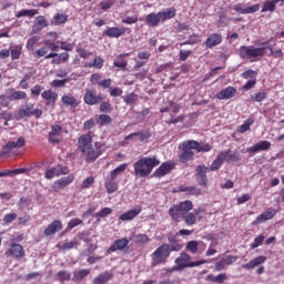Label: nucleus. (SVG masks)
<instances>
[{
  "mask_svg": "<svg viewBox=\"0 0 284 284\" xmlns=\"http://www.w3.org/2000/svg\"><path fill=\"white\" fill-rule=\"evenodd\" d=\"M92 139H94L92 131L80 135L78 139V150L84 154L85 163H94V161L105 152V145L101 142H94L93 146Z\"/></svg>",
  "mask_w": 284,
  "mask_h": 284,
  "instance_id": "1",
  "label": "nucleus"
},
{
  "mask_svg": "<svg viewBox=\"0 0 284 284\" xmlns=\"http://www.w3.org/2000/svg\"><path fill=\"white\" fill-rule=\"evenodd\" d=\"M267 50H270V57H274L275 59H283V51L281 49L273 50L272 47H260L255 48L254 45H242L240 48V57L241 59H257V57H265L267 54Z\"/></svg>",
  "mask_w": 284,
  "mask_h": 284,
  "instance_id": "2",
  "label": "nucleus"
},
{
  "mask_svg": "<svg viewBox=\"0 0 284 284\" xmlns=\"http://www.w3.org/2000/svg\"><path fill=\"white\" fill-rule=\"evenodd\" d=\"M159 165H161V160H159L156 155L142 158L133 164L134 174L135 176H140V179H145V176H150V174H152V170H154V168H159Z\"/></svg>",
  "mask_w": 284,
  "mask_h": 284,
  "instance_id": "3",
  "label": "nucleus"
},
{
  "mask_svg": "<svg viewBox=\"0 0 284 284\" xmlns=\"http://www.w3.org/2000/svg\"><path fill=\"white\" fill-rule=\"evenodd\" d=\"M125 170H128V163H122L106 176L104 180V187L108 194H114V192L119 191V181H116V178L121 176Z\"/></svg>",
  "mask_w": 284,
  "mask_h": 284,
  "instance_id": "4",
  "label": "nucleus"
},
{
  "mask_svg": "<svg viewBox=\"0 0 284 284\" xmlns=\"http://www.w3.org/2000/svg\"><path fill=\"white\" fill-rule=\"evenodd\" d=\"M170 258V244L162 243L153 253H152V264L153 265H163L168 263Z\"/></svg>",
  "mask_w": 284,
  "mask_h": 284,
  "instance_id": "5",
  "label": "nucleus"
},
{
  "mask_svg": "<svg viewBox=\"0 0 284 284\" xmlns=\"http://www.w3.org/2000/svg\"><path fill=\"white\" fill-rule=\"evenodd\" d=\"M179 150H181V154L179 155V162L185 165L189 161H194V144H192V140L184 141L179 144Z\"/></svg>",
  "mask_w": 284,
  "mask_h": 284,
  "instance_id": "6",
  "label": "nucleus"
},
{
  "mask_svg": "<svg viewBox=\"0 0 284 284\" xmlns=\"http://www.w3.org/2000/svg\"><path fill=\"white\" fill-rule=\"evenodd\" d=\"M192 261V257L187 253H181V255L175 260V270H185V267H199V265H205L206 260H199L195 262Z\"/></svg>",
  "mask_w": 284,
  "mask_h": 284,
  "instance_id": "7",
  "label": "nucleus"
},
{
  "mask_svg": "<svg viewBox=\"0 0 284 284\" xmlns=\"http://www.w3.org/2000/svg\"><path fill=\"white\" fill-rule=\"evenodd\" d=\"M18 119H26L28 116H34L36 119H41L43 116V110L34 109L33 103L24 104L18 110Z\"/></svg>",
  "mask_w": 284,
  "mask_h": 284,
  "instance_id": "8",
  "label": "nucleus"
},
{
  "mask_svg": "<svg viewBox=\"0 0 284 284\" xmlns=\"http://www.w3.org/2000/svg\"><path fill=\"white\" fill-rule=\"evenodd\" d=\"M70 174V169H68L63 164H58L57 166L50 168L44 173V179H48L49 181L54 179V176H61Z\"/></svg>",
  "mask_w": 284,
  "mask_h": 284,
  "instance_id": "9",
  "label": "nucleus"
},
{
  "mask_svg": "<svg viewBox=\"0 0 284 284\" xmlns=\"http://www.w3.org/2000/svg\"><path fill=\"white\" fill-rule=\"evenodd\" d=\"M26 145V138L20 136L18 140L9 141L6 143V145L2 148V156H8L12 152V150H20V148H23Z\"/></svg>",
  "mask_w": 284,
  "mask_h": 284,
  "instance_id": "10",
  "label": "nucleus"
},
{
  "mask_svg": "<svg viewBox=\"0 0 284 284\" xmlns=\"http://www.w3.org/2000/svg\"><path fill=\"white\" fill-rule=\"evenodd\" d=\"M83 101L87 105H97L103 101V97L97 94L94 89H85Z\"/></svg>",
  "mask_w": 284,
  "mask_h": 284,
  "instance_id": "11",
  "label": "nucleus"
},
{
  "mask_svg": "<svg viewBox=\"0 0 284 284\" xmlns=\"http://www.w3.org/2000/svg\"><path fill=\"white\" fill-rule=\"evenodd\" d=\"M72 183H74V175L63 176L53 182L52 190L54 192H61L62 190H65V187H68V185L72 184Z\"/></svg>",
  "mask_w": 284,
  "mask_h": 284,
  "instance_id": "12",
  "label": "nucleus"
},
{
  "mask_svg": "<svg viewBox=\"0 0 284 284\" xmlns=\"http://www.w3.org/2000/svg\"><path fill=\"white\" fill-rule=\"evenodd\" d=\"M41 98L45 101V105L49 108H55L57 101L59 99V93L55 91H52V89L44 90L41 93Z\"/></svg>",
  "mask_w": 284,
  "mask_h": 284,
  "instance_id": "13",
  "label": "nucleus"
},
{
  "mask_svg": "<svg viewBox=\"0 0 284 284\" xmlns=\"http://www.w3.org/2000/svg\"><path fill=\"white\" fill-rule=\"evenodd\" d=\"M61 132H63V126L60 124H53L51 126V131L49 132V143H61V141H63V135H61Z\"/></svg>",
  "mask_w": 284,
  "mask_h": 284,
  "instance_id": "14",
  "label": "nucleus"
},
{
  "mask_svg": "<svg viewBox=\"0 0 284 284\" xmlns=\"http://www.w3.org/2000/svg\"><path fill=\"white\" fill-rule=\"evenodd\" d=\"M174 168H176V163L169 161V162H163L153 173L154 176H156L158 179H161L163 176H165V174H170V172H172V170H174Z\"/></svg>",
  "mask_w": 284,
  "mask_h": 284,
  "instance_id": "15",
  "label": "nucleus"
},
{
  "mask_svg": "<svg viewBox=\"0 0 284 284\" xmlns=\"http://www.w3.org/2000/svg\"><path fill=\"white\" fill-rule=\"evenodd\" d=\"M128 245H130V240H128L126 237L115 240L108 248L106 253L112 254L113 252H123L128 250Z\"/></svg>",
  "mask_w": 284,
  "mask_h": 284,
  "instance_id": "16",
  "label": "nucleus"
},
{
  "mask_svg": "<svg viewBox=\"0 0 284 284\" xmlns=\"http://www.w3.org/2000/svg\"><path fill=\"white\" fill-rule=\"evenodd\" d=\"M4 256H13V258H23L26 256V250L21 244L11 243L8 251H6Z\"/></svg>",
  "mask_w": 284,
  "mask_h": 284,
  "instance_id": "17",
  "label": "nucleus"
},
{
  "mask_svg": "<svg viewBox=\"0 0 284 284\" xmlns=\"http://www.w3.org/2000/svg\"><path fill=\"white\" fill-rule=\"evenodd\" d=\"M272 148V142L267 140H262L257 143H255L253 146H250L246 149V152L248 154H256V152H267Z\"/></svg>",
  "mask_w": 284,
  "mask_h": 284,
  "instance_id": "18",
  "label": "nucleus"
},
{
  "mask_svg": "<svg viewBox=\"0 0 284 284\" xmlns=\"http://www.w3.org/2000/svg\"><path fill=\"white\" fill-rule=\"evenodd\" d=\"M277 213L276 209L270 207L262 214H260L255 221L252 222V225H261V223H265L266 221H272L275 214Z\"/></svg>",
  "mask_w": 284,
  "mask_h": 284,
  "instance_id": "19",
  "label": "nucleus"
},
{
  "mask_svg": "<svg viewBox=\"0 0 284 284\" xmlns=\"http://www.w3.org/2000/svg\"><path fill=\"white\" fill-rule=\"evenodd\" d=\"M284 0H265L261 12H276V8H283Z\"/></svg>",
  "mask_w": 284,
  "mask_h": 284,
  "instance_id": "20",
  "label": "nucleus"
},
{
  "mask_svg": "<svg viewBox=\"0 0 284 284\" xmlns=\"http://www.w3.org/2000/svg\"><path fill=\"white\" fill-rule=\"evenodd\" d=\"M63 230V222L61 220H54L50 223L43 231L44 236H54L57 232H61Z\"/></svg>",
  "mask_w": 284,
  "mask_h": 284,
  "instance_id": "21",
  "label": "nucleus"
},
{
  "mask_svg": "<svg viewBox=\"0 0 284 284\" xmlns=\"http://www.w3.org/2000/svg\"><path fill=\"white\" fill-rule=\"evenodd\" d=\"M233 10L239 14H254V12H258L261 10V4L256 3L251 7L243 8V3H237L233 7Z\"/></svg>",
  "mask_w": 284,
  "mask_h": 284,
  "instance_id": "22",
  "label": "nucleus"
},
{
  "mask_svg": "<svg viewBox=\"0 0 284 284\" xmlns=\"http://www.w3.org/2000/svg\"><path fill=\"white\" fill-rule=\"evenodd\" d=\"M236 97V88L226 87L216 93V99L219 101H227L229 99H234Z\"/></svg>",
  "mask_w": 284,
  "mask_h": 284,
  "instance_id": "23",
  "label": "nucleus"
},
{
  "mask_svg": "<svg viewBox=\"0 0 284 284\" xmlns=\"http://www.w3.org/2000/svg\"><path fill=\"white\" fill-rule=\"evenodd\" d=\"M223 43V36L221 33H212L204 42L205 48L212 49Z\"/></svg>",
  "mask_w": 284,
  "mask_h": 284,
  "instance_id": "24",
  "label": "nucleus"
},
{
  "mask_svg": "<svg viewBox=\"0 0 284 284\" xmlns=\"http://www.w3.org/2000/svg\"><path fill=\"white\" fill-rule=\"evenodd\" d=\"M227 154H229V152L221 151L217 154L216 159L212 162V164L210 166V171L217 172V170H221V168H223L224 161L227 160Z\"/></svg>",
  "mask_w": 284,
  "mask_h": 284,
  "instance_id": "25",
  "label": "nucleus"
},
{
  "mask_svg": "<svg viewBox=\"0 0 284 284\" xmlns=\"http://www.w3.org/2000/svg\"><path fill=\"white\" fill-rule=\"evenodd\" d=\"M128 29L125 28H119V27H109L103 32L105 37H109V39H119V37H123L125 34Z\"/></svg>",
  "mask_w": 284,
  "mask_h": 284,
  "instance_id": "26",
  "label": "nucleus"
},
{
  "mask_svg": "<svg viewBox=\"0 0 284 284\" xmlns=\"http://www.w3.org/2000/svg\"><path fill=\"white\" fill-rule=\"evenodd\" d=\"M267 261V256L265 255H260L251 260L248 263L243 264L242 267L243 270H254V267H261L263 263Z\"/></svg>",
  "mask_w": 284,
  "mask_h": 284,
  "instance_id": "27",
  "label": "nucleus"
},
{
  "mask_svg": "<svg viewBox=\"0 0 284 284\" xmlns=\"http://www.w3.org/2000/svg\"><path fill=\"white\" fill-rule=\"evenodd\" d=\"M133 136H139V141H141V143H143V142L148 141V139H152V131H150V129H148V130H142L140 132H134V133L126 135L124 138V140L130 141V139H133Z\"/></svg>",
  "mask_w": 284,
  "mask_h": 284,
  "instance_id": "28",
  "label": "nucleus"
},
{
  "mask_svg": "<svg viewBox=\"0 0 284 284\" xmlns=\"http://www.w3.org/2000/svg\"><path fill=\"white\" fill-rule=\"evenodd\" d=\"M114 278V274L109 271H104L93 278V284H106Z\"/></svg>",
  "mask_w": 284,
  "mask_h": 284,
  "instance_id": "29",
  "label": "nucleus"
},
{
  "mask_svg": "<svg viewBox=\"0 0 284 284\" xmlns=\"http://www.w3.org/2000/svg\"><path fill=\"white\" fill-rule=\"evenodd\" d=\"M199 247H201L202 252L205 250L206 245L203 242L197 241H190L186 243V250L187 252H191V254H197Z\"/></svg>",
  "mask_w": 284,
  "mask_h": 284,
  "instance_id": "30",
  "label": "nucleus"
},
{
  "mask_svg": "<svg viewBox=\"0 0 284 284\" xmlns=\"http://www.w3.org/2000/svg\"><path fill=\"white\" fill-rule=\"evenodd\" d=\"M61 101L65 108H79V100L71 93L62 95Z\"/></svg>",
  "mask_w": 284,
  "mask_h": 284,
  "instance_id": "31",
  "label": "nucleus"
},
{
  "mask_svg": "<svg viewBox=\"0 0 284 284\" xmlns=\"http://www.w3.org/2000/svg\"><path fill=\"white\" fill-rule=\"evenodd\" d=\"M145 22L148 26H150L151 28H156L159 26V23L161 22V13H154L151 12L146 16L145 18Z\"/></svg>",
  "mask_w": 284,
  "mask_h": 284,
  "instance_id": "32",
  "label": "nucleus"
},
{
  "mask_svg": "<svg viewBox=\"0 0 284 284\" xmlns=\"http://www.w3.org/2000/svg\"><path fill=\"white\" fill-rule=\"evenodd\" d=\"M141 212H142L141 207L130 210V211L123 213L122 215H120L119 220L120 221H134V219H136V216H139V214Z\"/></svg>",
  "mask_w": 284,
  "mask_h": 284,
  "instance_id": "33",
  "label": "nucleus"
},
{
  "mask_svg": "<svg viewBox=\"0 0 284 284\" xmlns=\"http://www.w3.org/2000/svg\"><path fill=\"white\" fill-rule=\"evenodd\" d=\"M130 53H121L116 57V60H114L113 65L114 68H120L121 70L125 71L128 70V60H125L124 57H129Z\"/></svg>",
  "mask_w": 284,
  "mask_h": 284,
  "instance_id": "34",
  "label": "nucleus"
},
{
  "mask_svg": "<svg viewBox=\"0 0 284 284\" xmlns=\"http://www.w3.org/2000/svg\"><path fill=\"white\" fill-rule=\"evenodd\" d=\"M159 12H160L161 23H165V21H170V19H174V17H176L175 8H169L165 11H159Z\"/></svg>",
  "mask_w": 284,
  "mask_h": 284,
  "instance_id": "35",
  "label": "nucleus"
},
{
  "mask_svg": "<svg viewBox=\"0 0 284 284\" xmlns=\"http://www.w3.org/2000/svg\"><path fill=\"white\" fill-rule=\"evenodd\" d=\"M183 212L181 209L178 206V204L173 205L169 210V215L171 216L172 221H175V223H181V219H183Z\"/></svg>",
  "mask_w": 284,
  "mask_h": 284,
  "instance_id": "36",
  "label": "nucleus"
},
{
  "mask_svg": "<svg viewBox=\"0 0 284 284\" xmlns=\"http://www.w3.org/2000/svg\"><path fill=\"white\" fill-rule=\"evenodd\" d=\"M205 281H210L211 283L217 284L225 283V281H227V273H220L216 276L209 274L206 275Z\"/></svg>",
  "mask_w": 284,
  "mask_h": 284,
  "instance_id": "37",
  "label": "nucleus"
},
{
  "mask_svg": "<svg viewBox=\"0 0 284 284\" xmlns=\"http://www.w3.org/2000/svg\"><path fill=\"white\" fill-rule=\"evenodd\" d=\"M37 14H39V10L37 9H22L16 13V18L21 19V17H29L32 19V17H37Z\"/></svg>",
  "mask_w": 284,
  "mask_h": 284,
  "instance_id": "38",
  "label": "nucleus"
},
{
  "mask_svg": "<svg viewBox=\"0 0 284 284\" xmlns=\"http://www.w3.org/2000/svg\"><path fill=\"white\" fill-rule=\"evenodd\" d=\"M191 143L193 145V149L196 150L197 152H210L212 151V145L209 143L201 144L199 141L191 140Z\"/></svg>",
  "mask_w": 284,
  "mask_h": 284,
  "instance_id": "39",
  "label": "nucleus"
},
{
  "mask_svg": "<svg viewBox=\"0 0 284 284\" xmlns=\"http://www.w3.org/2000/svg\"><path fill=\"white\" fill-rule=\"evenodd\" d=\"M252 125H254V119L248 118L247 120L244 121L242 125L237 128V132L240 134H245V132H250Z\"/></svg>",
  "mask_w": 284,
  "mask_h": 284,
  "instance_id": "40",
  "label": "nucleus"
},
{
  "mask_svg": "<svg viewBox=\"0 0 284 284\" xmlns=\"http://www.w3.org/2000/svg\"><path fill=\"white\" fill-rule=\"evenodd\" d=\"M179 191L180 192H186L187 194H191L192 196H199V194H201V189H199L196 186L181 185V186H179Z\"/></svg>",
  "mask_w": 284,
  "mask_h": 284,
  "instance_id": "41",
  "label": "nucleus"
},
{
  "mask_svg": "<svg viewBox=\"0 0 284 284\" xmlns=\"http://www.w3.org/2000/svg\"><path fill=\"white\" fill-rule=\"evenodd\" d=\"M11 94L9 95L11 101H21L28 99V93L26 91H14V89H11Z\"/></svg>",
  "mask_w": 284,
  "mask_h": 284,
  "instance_id": "42",
  "label": "nucleus"
},
{
  "mask_svg": "<svg viewBox=\"0 0 284 284\" xmlns=\"http://www.w3.org/2000/svg\"><path fill=\"white\" fill-rule=\"evenodd\" d=\"M90 268H82L73 273V281H83L87 276H90Z\"/></svg>",
  "mask_w": 284,
  "mask_h": 284,
  "instance_id": "43",
  "label": "nucleus"
},
{
  "mask_svg": "<svg viewBox=\"0 0 284 284\" xmlns=\"http://www.w3.org/2000/svg\"><path fill=\"white\" fill-rule=\"evenodd\" d=\"M176 205L179 206L181 212H186V214L190 213V211H192L193 207H194V204L190 200H185L183 202H180Z\"/></svg>",
  "mask_w": 284,
  "mask_h": 284,
  "instance_id": "44",
  "label": "nucleus"
},
{
  "mask_svg": "<svg viewBox=\"0 0 284 284\" xmlns=\"http://www.w3.org/2000/svg\"><path fill=\"white\" fill-rule=\"evenodd\" d=\"M224 152H229L226 160H224V161H227V163H239V161H241V153L239 152L231 153L232 152L231 150L224 151Z\"/></svg>",
  "mask_w": 284,
  "mask_h": 284,
  "instance_id": "45",
  "label": "nucleus"
},
{
  "mask_svg": "<svg viewBox=\"0 0 284 284\" xmlns=\"http://www.w3.org/2000/svg\"><path fill=\"white\" fill-rule=\"evenodd\" d=\"M182 220L186 225H195L196 223V214L189 212L182 215Z\"/></svg>",
  "mask_w": 284,
  "mask_h": 284,
  "instance_id": "46",
  "label": "nucleus"
},
{
  "mask_svg": "<svg viewBox=\"0 0 284 284\" xmlns=\"http://www.w3.org/2000/svg\"><path fill=\"white\" fill-rule=\"evenodd\" d=\"M252 101H255L256 103H261L267 99V92L265 90L255 92L251 95Z\"/></svg>",
  "mask_w": 284,
  "mask_h": 284,
  "instance_id": "47",
  "label": "nucleus"
},
{
  "mask_svg": "<svg viewBox=\"0 0 284 284\" xmlns=\"http://www.w3.org/2000/svg\"><path fill=\"white\" fill-rule=\"evenodd\" d=\"M98 125H110L112 118L108 114H100L97 120Z\"/></svg>",
  "mask_w": 284,
  "mask_h": 284,
  "instance_id": "48",
  "label": "nucleus"
},
{
  "mask_svg": "<svg viewBox=\"0 0 284 284\" xmlns=\"http://www.w3.org/2000/svg\"><path fill=\"white\" fill-rule=\"evenodd\" d=\"M123 101L128 105H132L133 103H136V101H139V95H136L134 92L129 93L123 97Z\"/></svg>",
  "mask_w": 284,
  "mask_h": 284,
  "instance_id": "49",
  "label": "nucleus"
},
{
  "mask_svg": "<svg viewBox=\"0 0 284 284\" xmlns=\"http://www.w3.org/2000/svg\"><path fill=\"white\" fill-rule=\"evenodd\" d=\"M94 185V176H88L80 184L81 190H88Z\"/></svg>",
  "mask_w": 284,
  "mask_h": 284,
  "instance_id": "50",
  "label": "nucleus"
},
{
  "mask_svg": "<svg viewBox=\"0 0 284 284\" xmlns=\"http://www.w3.org/2000/svg\"><path fill=\"white\" fill-rule=\"evenodd\" d=\"M71 79L70 78H65L62 80H53L51 81L50 85L51 88H65V83H70Z\"/></svg>",
  "mask_w": 284,
  "mask_h": 284,
  "instance_id": "51",
  "label": "nucleus"
},
{
  "mask_svg": "<svg viewBox=\"0 0 284 284\" xmlns=\"http://www.w3.org/2000/svg\"><path fill=\"white\" fill-rule=\"evenodd\" d=\"M110 214H112V209L103 207L102 210H100V212L95 213L93 216L99 221L100 219H105V216H110Z\"/></svg>",
  "mask_w": 284,
  "mask_h": 284,
  "instance_id": "52",
  "label": "nucleus"
},
{
  "mask_svg": "<svg viewBox=\"0 0 284 284\" xmlns=\"http://www.w3.org/2000/svg\"><path fill=\"white\" fill-rule=\"evenodd\" d=\"M196 43H201V39L199 38V34L193 33L189 37V40L185 42H182L181 45H194Z\"/></svg>",
  "mask_w": 284,
  "mask_h": 284,
  "instance_id": "53",
  "label": "nucleus"
},
{
  "mask_svg": "<svg viewBox=\"0 0 284 284\" xmlns=\"http://www.w3.org/2000/svg\"><path fill=\"white\" fill-rule=\"evenodd\" d=\"M21 45H16L11 49V59L12 61H17V59H21Z\"/></svg>",
  "mask_w": 284,
  "mask_h": 284,
  "instance_id": "54",
  "label": "nucleus"
},
{
  "mask_svg": "<svg viewBox=\"0 0 284 284\" xmlns=\"http://www.w3.org/2000/svg\"><path fill=\"white\" fill-rule=\"evenodd\" d=\"M263 241H265V235H258L254 239V243L250 244L251 250H256V247H261L263 245Z\"/></svg>",
  "mask_w": 284,
  "mask_h": 284,
  "instance_id": "55",
  "label": "nucleus"
},
{
  "mask_svg": "<svg viewBox=\"0 0 284 284\" xmlns=\"http://www.w3.org/2000/svg\"><path fill=\"white\" fill-rule=\"evenodd\" d=\"M256 77H258V72L252 70V69H247L246 71H244L242 73V79H251L254 80L256 79Z\"/></svg>",
  "mask_w": 284,
  "mask_h": 284,
  "instance_id": "56",
  "label": "nucleus"
},
{
  "mask_svg": "<svg viewBox=\"0 0 284 284\" xmlns=\"http://www.w3.org/2000/svg\"><path fill=\"white\" fill-rule=\"evenodd\" d=\"M12 101V99L10 98V95H6V94H1L0 95V108H10V102Z\"/></svg>",
  "mask_w": 284,
  "mask_h": 284,
  "instance_id": "57",
  "label": "nucleus"
},
{
  "mask_svg": "<svg viewBox=\"0 0 284 284\" xmlns=\"http://www.w3.org/2000/svg\"><path fill=\"white\" fill-rule=\"evenodd\" d=\"M57 276L59 281L63 283L64 281H70L72 274H70L68 271H59Z\"/></svg>",
  "mask_w": 284,
  "mask_h": 284,
  "instance_id": "58",
  "label": "nucleus"
},
{
  "mask_svg": "<svg viewBox=\"0 0 284 284\" xmlns=\"http://www.w3.org/2000/svg\"><path fill=\"white\" fill-rule=\"evenodd\" d=\"M122 23H125L126 26L139 23V16H128L126 18L122 19Z\"/></svg>",
  "mask_w": 284,
  "mask_h": 284,
  "instance_id": "59",
  "label": "nucleus"
},
{
  "mask_svg": "<svg viewBox=\"0 0 284 284\" xmlns=\"http://www.w3.org/2000/svg\"><path fill=\"white\" fill-rule=\"evenodd\" d=\"M103 59L101 57H95L93 59V63L91 65H89V68H95L97 70H101V68H103Z\"/></svg>",
  "mask_w": 284,
  "mask_h": 284,
  "instance_id": "60",
  "label": "nucleus"
},
{
  "mask_svg": "<svg viewBox=\"0 0 284 284\" xmlns=\"http://www.w3.org/2000/svg\"><path fill=\"white\" fill-rule=\"evenodd\" d=\"M14 221H17V213H8L3 217L4 225H10Z\"/></svg>",
  "mask_w": 284,
  "mask_h": 284,
  "instance_id": "61",
  "label": "nucleus"
},
{
  "mask_svg": "<svg viewBox=\"0 0 284 284\" xmlns=\"http://www.w3.org/2000/svg\"><path fill=\"white\" fill-rule=\"evenodd\" d=\"M19 207H30L32 205V199L30 197H20L18 202Z\"/></svg>",
  "mask_w": 284,
  "mask_h": 284,
  "instance_id": "62",
  "label": "nucleus"
},
{
  "mask_svg": "<svg viewBox=\"0 0 284 284\" xmlns=\"http://www.w3.org/2000/svg\"><path fill=\"white\" fill-rule=\"evenodd\" d=\"M179 55H180L179 58L180 61H187V59L192 57V50H180Z\"/></svg>",
  "mask_w": 284,
  "mask_h": 284,
  "instance_id": "63",
  "label": "nucleus"
},
{
  "mask_svg": "<svg viewBox=\"0 0 284 284\" xmlns=\"http://www.w3.org/2000/svg\"><path fill=\"white\" fill-rule=\"evenodd\" d=\"M135 243H150V237L146 234H138L134 236Z\"/></svg>",
  "mask_w": 284,
  "mask_h": 284,
  "instance_id": "64",
  "label": "nucleus"
}]
</instances>
